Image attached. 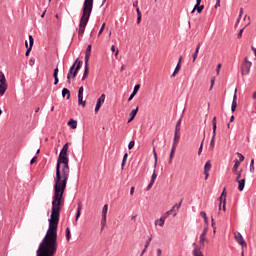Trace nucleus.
<instances>
[{
  "label": "nucleus",
  "instance_id": "nucleus-47",
  "mask_svg": "<svg viewBox=\"0 0 256 256\" xmlns=\"http://www.w3.org/2000/svg\"><path fill=\"white\" fill-rule=\"evenodd\" d=\"M210 88H209V91H212L213 90V87H214V85H215V76H213L212 78H211V81H210Z\"/></svg>",
  "mask_w": 256,
  "mask_h": 256
},
{
  "label": "nucleus",
  "instance_id": "nucleus-9",
  "mask_svg": "<svg viewBox=\"0 0 256 256\" xmlns=\"http://www.w3.org/2000/svg\"><path fill=\"white\" fill-rule=\"evenodd\" d=\"M105 103V94H101V96L97 99L95 106V113H99V109H101V105Z\"/></svg>",
  "mask_w": 256,
  "mask_h": 256
},
{
  "label": "nucleus",
  "instance_id": "nucleus-37",
  "mask_svg": "<svg viewBox=\"0 0 256 256\" xmlns=\"http://www.w3.org/2000/svg\"><path fill=\"white\" fill-rule=\"evenodd\" d=\"M141 18H142L141 10L137 8V25L141 23Z\"/></svg>",
  "mask_w": 256,
  "mask_h": 256
},
{
  "label": "nucleus",
  "instance_id": "nucleus-64",
  "mask_svg": "<svg viewBox=\"0 0 256 256\" xmlns=\"http://www.w3.org/2000/svg\"><path fill=\"white\" fill-rule=\"evenodd\" d=\"M251 51H253L255 57H256V48L254 46H251Z\"/></svg>",
  "mask_w": 256,
  "mask_h": 256
},
{
  "label": "nucleus",
  "instance_id": "nucleus-51",
  "mask_svg": "<svg viewBox=\"0 0 256 256\" xmlns=\"http://www.w3.org/2000/svg\"><path fill=\"white\" fill-rule=\"evenodd\" d=\"M243 31H245V28H242L239 30L238 35H237L238 39H241L243 37Z\"/></svg>",
  "mask_w": 256,
  "mask_h": 256
},
{
  "label": "nucleus",
  "instance_id": "nucleus-55",
  "mask_svg": "<svg viewBox=\"0 0 256 256\" xmlns=\"http://www.w3.org/2000/svg\"><path fill=\"white\" fill-rule=\"evenodd\" d=\"M155 184V182H152L150 180V183L148 184L147 188H146V191H150V189L153 187V185Z\"/></svg>",
  "mask_w": 256,
  "mask_h": 256
},
{
  "label": "nucleus",
  "instance_id": "nucleus-8",
  "mask_svg": "<svg viewBox=\"0 0 256 256\" xmlns=\"http://www.w3.org/2000/svg\"><path fill=\"white\" fill-rule=\"evenodd\" d=\"M235 239L239 245H241L242 249L247 248V242H245V239H243V235H241L239 232L234 233Z\"/></svg>",
  "mask_w": 256,
  "mask_h": 256
},
{
  "label": "nucleus",
  "instance_id": "nucleus-38",
  "mask_svg": "<svg viewBox=\"0 0 256 256\" xmlns=\"http://www.w3.org/2000/svg\"><path fill=\"white\" fill-rule=\"evenodd\" d=\"M236 155L239 158V163H243V161H245V156L243 154L237 152Z\"/></svg>",
  "mask_w": 256,
  "mask_h": 256
},
{
  "label": "nucleus",
  "instance_id": "nucleus-41",
  "mask_svg": "<svg viewBox=\"0 0 256 256\" xmlns=\"http://www.w3.org/2000/svg\"><path fill=\"white\" fill-rule=\"evenodd\" d=\"M210 149H211V151H213V149H215V136H212V138H211Z\"/></svg>",
  "mask_w": 256,
  "mask_h": 256
},
{
  "label": "nucleus",
  "instance_id": "nucleus-62",
  "mask_svg": "<svg viewBox=\"0 0 256 256\" xmlns=\"http://www.w3.org/2000/svg\"><path fill=\"white\" fill-rule=\"evenodd\" d=\"M204 175H205L204 179L205 181H207V179H209V172H204Z\"/></svg>",
  "mask_w": 256,
  "mask_h": 256
},
{
  "label": "nucleus",
  "instance_id": "nucleus-36",
  "mask_svg": "<svg viewBox=\"0 0 256 256\" xmlns=\"http://www.w3.org/2000/svg\"><path fill=\"white\" fill-rule=\"evenodd\" d=\"M67 151H69V142H66L62 147V149L60 150V152L62 153H67Z\"/></svg>",
  "mask_w": 256,
  "mask_h": 256
},
{
  "label": "nucleus",
  "instance_id": "nucleus-59",
  "mask_svg": "<svg viewBox=\"0 0 256 256\" xmlns=\"http://www.w3.org/2000/svg\"><path fill=\"white\" fill-rule=\"evenodd\" d=\"M138 5H139V1L136 0V1L133 2V7L136 8V13H137V9H139Z\"/></svg>",
  "mask_w": 256,
  "mask_h": 256
},
{
  "label": "nucleus",
  "instance_id": "nucleus-50",
  "mask_svg": "<svg viewBox=\"0 0 256 256\" xmlns=\"http://www.w3.org/2000/svg\"><path fill=\"white\" fill-rule=\"evenodd\" d=\"M105 25H106L105 23L102 24V26L98 32V37L103 33V31H105Z\"/></svg>",
  "mask_w": 256,
  "mask_h": 256
},
{
  "label": "nucleus",
  "instance_id": "nucleus-18",
  "mask_svg": "<svg viewBox=\"0 0 256 256\" xmlns=\"http://www.w3.org/2000/svg\"><path fill=\"white\" fill-rule=\"evenodd\" d=\"M180 139H181V134H174L172 147L177 148V145H179Z\"/></svg>",
  "mask_w": 256,
  "mask_h": 256
},
{
  "label": "nucleus",
  "instance_id": "nucleus-46",
  "mask_svg": "<svg viewBox=\"0 0 256 256\" xmlns=\"http://www.w3.org/2000/svg\"><path fill=\"white\" fill-rule=\"evenodd\" d=\"M157 179V172L154 170L153 173H152V176H151V182L152 183H155V180Z\"/></svg>",
  "mask_w": 256,
  "mask_h": 256
},
{
  "label": "nucleus",
  "instance_id": "nucleus-16",
  "mask_svg": "<svg viewBox=\"0 0 256 256\" xmlns=\"http://www.w3.org/2000/svg\"><path fill=\"white\" fill-rule=\"evenodd\" d=\"M203 9H205V5L195 4L191 13H195V11H197V13L201 14V13H203Z\"/></svg>",
  "mask_w": 256,
  "mask_h": 256
},
{
  "label": "nucleus",
  "instance_id": "nucleus-10",
  "mask_svg": "<svg viewBox=\"0 0 256 256\" xmlns=\"http://www.w3.org/2000/svg\"><path fill=\"white\" fill-rule=\"evenodd\" d=\"M208 231H209V228L207 226L204 227L200 235V240H199L200 245H205V241H207V238L205 236L207 235Z\"/></svg>",
  "mask_w": 256,
  "mask_h": 256
},
{
  "label": "nucleus",
  "instance_id": "nucleus-54",
  "mask_svg": "<svg viewBox=\"0 0 256 256\" xmlns=\"http://www.w3.org/2000/svg\"><path fill=\"white\" fill-rule=\"evenodd\" d=\"M241 173H243V170H240V171L237 173V177H236L235 181H240V180H241Z\"/></svg>",
  "mask_w": 256,
  "mask_h": 256
},
{
  "label": "nucleus",
  "instance_id": "nucleus-21",
  "mask_svg": "<svg viewBox=\"0 0 256 256\" xmlns=\"http://www.w3.org/2000/svg\"><path fill=\"white\" fill-rule=\"evenodd\" d=\"M236 183H238V191H243V189H245V178L236 181Z\"/></svg>",
  "mask_w": 256,
  "mask_h": 256
},
{
  "label": "nucleus",
  "instance_id": "nucleus-58",
  "mask_svg": "<svg viewBox=\"0 0 256 256\" xmlns=\"http://www.w3.org/2000/svg\"><path fill=\"white\" fill-rule=\"evenodd\" d=\"M34 163H37V156H34V157L30 160V165H33Z\"/></svg>",
  "mask_w": 256,
  "mask_h": 256
},
{
  "label": "nucleus",
  "instance_id": "nucleus-63",
  "mask_svg": "<svg viewBox=\"0 0 256 256\" xmlns=\"http://www.w3.org/2000/svg\"><path fill=\"white\" fill-rule=\"evenodd\" d=\"M161 253H163V251L161 250V248L157 249V256H161Z\"/></svg>",
  "mask_w": 256,
  "mask_h": 256
},
{
  "label": "nucleus",
  "instance_id": "nucleus-35",
  "mask_svg": "<svg viewBox=\"0 0 256 256\" xmlns=\"http://www.w3.org/2000/svg\"><path fill=\"white\" fill-rule=\"evenodd\" d=\"M151 241H153V235H150V237H148V239L146 240V243H145V249H148L149 248V245H151Z\"/></svg>",
  "mask_w": 256,
  "mask_h": 256
},
{
  "label": "nucleus",
  "instance_id": "nucleus-24",
  "mask_svg": "<svg viewBox=\"0 0 256 256\" xmlns=\"http://www.w3.org/2000/svg\"><path fill=\"white\" fill-rule=\"evenodd\" d=\"M175 151H177V148H175V146H172L171 151H170V157H169V165H171V163H173V157H175Z\"/></svg>",
  "mask_w": 256,
  "mask_h": 256
},
{
  "label": "nucleus",
  "instance_id": "nucleus-34",
  "mask_svg": "<svg viewBox=\"0 0 256 256\" xmlns=\"http://www.w3.org/2000/svg\"><path fill=\"white\" fill-rule=\"evenodd\" d=\"M66 241H70L71 240V229L69 227L66 228Z\"/></svg>",
  "mask_w": 256,
  "mask_h": 256
},
{
  "label": "nucleus",
  "instance_id": "nucleus-14",
  "mask_svg": "<svg viewBox=\"0 0 256 256\" xmlns=\"http://www.w3.org/2000/svg\"><path fill=\"white\" fill-rule=\"evenodd\" d=\"M89 77V62H84V73L82 76V81H85Z\"/></svg>",
  "mask_w": 256,
  "mask_h": 256
},
{
  "label": "nucleus",
  "instance_id": "nucleus-32",
  "mask_svg": "<svg viewBox=\"0 0 256 256\" xmlns=\"http://www.w3.org/2000/svg\"><path fill=\"white\" fill-rule=\"evenodd\" d=\"M211 171V160H208L204 165V172Z\"/></svg>",
  "mask_w": 256,
  "mask_h": 256
},
{
  "label": "nucleus",
  "instance_id": "nucleus-33",
  "mask_svg": "<svg viewBox=\"0 0 256 256\" xmlns=\"http://www.w3.org/2000/svg\"><path fill=\"white\" fill-rule=\"evenodd\" d=\"M250 173H255V159H251L250 162Z\"/></svg>",
  "mask_w": 256,
  "mask_h": 256
},
{
  "label": "nucleus",
  "instance_id": "nucleus-11",
  "mask_svg": "<svg viewBox=\"0 0 256 256\" xmlns=\"http://www.w3.org/2000/svg\"><path fill=\"white\" fill-rule=\"evenodd\" d=\"M139 112V106H137L135 109H132L129 118H128V123H131L137 117V113Z\"/></svg>",
  "mask_w": 256,
  "mask_h": 256
},
{
  "label": "nucleus",
  "instance_id": "nucleus-40",
  "mask_svg": "<svg viewBox=\"0 0 256 256\" xmlns=\"http://www.w3.org/2000/svg\"><path fill=\"white\" fill-rule=\"evenodd\" d=\"M78 105H82V107H85L87 105V101L83 100V97L78 98Z\"/></svg>",
  "mask_w": 256,
  "mask_h": 256
},
{
  "label": "nucleus",
  "instance_id": "nucleus-60",
  "mask_svg": "<svg viewBox=\"0 0 256 256\" xmlns=\"http://www.w3.org/2000/svg\"><path fill=\"white\" fill-rule=\"evenodd\" d=\"M221 71V64H218L216 67V73L219 75V72Z\"/></svg>",
  "mask_w": 256,
  "mask_h": 256
},
{
  "label": "nucleus",
  "instance_id": "nucleus-20",
  "mask_svg": "<svg viewBox=\"0 0 256 256\" xmlns=\"http://www.w3.org/2000/svg\"><path fill=\"white\" fill-rule=\"evenodd\" d=\"M65 96H67L66 99L68 101H69V99H71V91L67 88L62 89V97L65 98Z\"/></svg>",
  "mask_w": 256,
  "mask_h": 256
},
{
  "label": "nucleus",
  "instance_id": "nucleus-28",
  "mask_svg": "<svg viewBox=\"0 0 256 256\" xmlns=\"http://www.w3.org/2000/svg\"><path fill=\"white\" fill-rule=\"evenodd\" d=\"M68 127H70V129H75L77 127V120L70 119L68 121Z\"/></svg>",
  "mask_w": 256,
  "mask_h": 256
},
{
  "label": "nucleus",
  "instance_id": "nucleus-12",
  "mask_svg": "<svg viewBox=\"0 0 256 256\" xmlns=\"http://www.w3.org/2000/svg\"><path fill=\"white\" fill-rule=\"evenodd\" d=\"M224 199H223V207H222V211H227V208L225 205H227V189L223 188L221 195Z\"/></svg>",
  "mask_w": 256,
  "mask_h": 256
},
{
  "label": "nucleus",
  "instance_id": "nucleus-39",
  "mask_svg": "<svg viewBox=\"0 0 256 256\" xmlns=\"http://www.w3.org/2000/svg\"><path fill=\"white\" fill-rule=\"evenodd\" d=\"M53 77H54V78L59 77V64H57V65H56V68L54 69Z\"/></svg>",
  "mask_w": 256,
  "mask_h": 256
},
{
  "label": "nucleus",
  "instance_id": "nucleus-25",
  "mask_svg": "<svg viewBox=\"0 0 256 256\" xmlns=\"http://www.w3.org/2000/svg\"><path fill=\"white\" fill-rule=\"evenodd\" d=\"M173 214V217H175L177 215V211H175V206L172 207V209H170L169 211L165 212L164 214V218L167 219V217H169V215Z\"/></svg>",
  "mask_w": 256,
  "mask_h": 256
},
{
  "label": "nucleus",
  "instance_id": "nucleus-2",
  "mask_svg": "<svg viewBox=\"0 0 256 256\" xmlns=\"http://www.w3.org/2000/svg\"><path fill=\"white\" fill-rule=\"evenodd\" d=\"M91 13H93V0H84L82 7V16L79 21L78 37L81 39L85 35V29L89 19L91 18Z\"/></svg>",
  "mask_w": 256,
  "mask_h": 256
},
{
  "label": "nucleus",
  "instance_id": "nucleus-42",
  "mask_svg": "<svg viewBox=\"0 0 256 256\" xmlns=\"http://www.w3.org/2000/svg\"><path fill=\"white\" fill-rule=\"evenodd\" d=\"M153 155H154V167H157V151H155V147L153 148Z\"/></svg>",
  "mask_w": 256,
  "mask_h": 256
},
{
  "label": "nucleus",
  "instance_id": "nucleus-1",
  "mask_svg": "<svg viewBox=\"0 0 256 256\" xmlns=\"http://www.w3.org/2000/svg\"><path fill=\"white\" fill-rule=\"evenodd\" d=\"M69 156L67 152L59 153L56 163V177L54 179V195L52 197V208L49 226L46 235L39 244L36 256H55L57 253V229L61 217V209L65 205V190L69 181Z\"/></svg>",
  "mask_w": 256,
  "mask_h": 256
},
{
  "label": "nucleus",
  "instance_id": "nucleus-49",
  "mask_svg": "<svg viewBox=\"0 0 256 256\" xmlns=\"http://www.w3.org/2000/svg\"><path fill=\"white\" fill-rule=\"evenodd\" d=\"M133 147H135V140H132L129 142V144H128L129 151H131V149H133Z\"/></svg>",
  "mask_w": 256,
  "mask_h": 256
},
{
  "label": "nucleus",
  "instance_id": "nucleus-22",
  "mask_svg": "<svg viewBox=\"0 0 256 256\" xmlns=\"http://www.w3.org/2000/svg\"><path fill=\"white\" fill-rule=\"evenodd\" d=\"M193 256H203V252H201V247L196 246L194 250L192 251Z\"/></svg>",
  "mask_w": 256,
  "mask_h": 256
},
{
  "label": "nucleus",
  "instance_id": "nucleus-45",
  "mask_svg": "<svg viewBox=\"0 0 256 256\" xmlns=\"http://www.w3.org/2000/svg\"><path fill=\"white\" fill-rule=\"evenodd\" d=\"M139 89H141V84H136L134 86V89H133L132 93H135L137 95V93H139Z\"/></svg>",
  "mask_w": 256,
  "mask_h": 256
},
{
  "label": "nucleus",
  "instance_id": "nucleus-26",
  "mask_svg": "<svg viewBox=\"0 0 256 256\" xmlns=\"http://www.w3.org/2000/svg\"><path fill=\"white\" fill-rule=\"evenodd\" d=\"M200 217H202L204 219V223L207 227L209 225V218L207 217V213L205 211H201Z\"/></svg>",
  "mask_w": 256,
  "mask_h": 256
},
{
  "label": "nucleus",
  "instance_id": "nucleus-3",
  "mask_svg": "<svg viewBox=\"0 0 256 256\" xmlns=\"http://www.w3.org/2000/svg\"><path fill=\"white\" fill-rule=\"evenodd\" d=\"M81 67H83V61L79 60L77 58L74 63L69 68V71L67 73V83L68 85H71V79H75L77 75H79V71L81 70Z\"/></svg>",
  "mask_w": 256,
  "mask_h": 256
},
{
  "label": "nucleus",
  "instance_id": "nucleus-43",
  "mask_svg": "<svg viewBox=\"0 0 256 256\" xmlns=\"http://www.w3.org/2000/svg\"><path fill=\"white\" fill-rule=\"evenodd\" d=\"M212 136L217 137V124H212Z\"/></svg>",
  "mask_w": 256,
  "mask_h": 256
},
{
  "label": "nucleus",
  "instance_id": "nucleus-13",
  "mask_svg": "<svg viewBox=\"0 0 256 256\" xmlns=\"http://www.w3.org/2000/svg\"><path fill=\"white\" fill-rule=\"evenodd\" d=\"M231 111L232 113H235V111H237V89L235 90V93L233 96Z\"/></svg>",
  "mask_w": 256,
  "mask_h": 256
},
{
  "label": "nucleus",
  "instance_id": "nucleus-56",
  "mask_svg": "<svg viewBox=\"0 0 256 256\" xmlns=\"http://www.w3.org/2000/svg\"><path fill=\"white\" fill-rule=\"evenodd\" d=\"M182 203H183V199H181L178 204H175V205H174V207H176L177 211H178V209H181Z\"/></svg>",
  "mask_w": 256,
  "mask_h": 256
},
{
  "label": "nucleus",
  "instance_id": "nucleus-4",
  "mask_svg": "<svg viewBox=\"0 0 256 256\" xmlns=\"http://www.w3.org/2000/svg\"><path fill=\"white\" fill-rule=\"evenodd\" d=\"M81 67H83V61L79 60L77 58L74 63L69 68V71L67 73V83L68 85H71V79H75L77 75H79V71L81 70Z\"/></svg>",
  "mask_w": 256,
  "mask_h": 256
},
{
  "label": "nucleus",
  "instance_id": "nucleus-27",
  "mask_svg": "<svg viewBox=\"0 0 256 256\" xmlns=\"http://www.w3.org/2000/svg\"><path fill=\"white\" fill-rule=\"evenodd\" d=\"M181 71V62H178L171 77H176L177 73Z\"/></svg>",
  "mask_w": 256,
  "mask_h": 256
},
{
  "label": "nucleus",
  "instance_id": "nucleus-7",
  "mask_svg": "<svg viewBox=\"0 0 256 256\" xmlns=\"http://www.w3.org/2000/svg\"><path fill=\"white\" fill-rule=\"evenodd\" d=\"M29 43L25 41V47H26V52H25V57H29L32 49H33V44L35 43V40L33 39V35H29L28 37Z\"/></svg>",
  "mask_w": 256,
  "mask_h": 256
},
{
  "label": "nucleus",
  "instance_id": "nucleus-53",
  "mask_svg": "<svg viewBox=\"0 0 256 256\" xmlns=\"http://www.w3.org/2000/svg\"><path fill=\"white\" fill-rule=\"evenodd\" d=\"M219 211H221V206L223 205V197L222 196H220L219 198Z\"/></svg>",
  "mask_w": 256,
  "mask_h": 256
},
{
  "label": "nucleus",
  "instance_id": "nucleus-57",
  "mask_svg": "<svg viewBox=\"0 0 256 256\" xmlns=\"http://www.w3.org/2000/svg\"><path fill=\"white\" fill-rule=\"evenodd\" d=\"M137 94L135 92H132L128 98V101H133V98L136 96Z\"/></svg>",
  "mask_w": 256,
  "mask_h": 256
},
{
  "label": "nucleus",
  "instance_id": "nucleus-6",
  "mask_svg": "<svg viewBox=\"0 0 256 256\" xmlns=\"http://www.w3.org/2000/svg\"><path fill=\"white\" fill-rule=\"evenodd\" d=\"M109 210V206L105 204L102 208V218H101V231L105 229V225H107V211Z\"/></svg>",
  "mask_w": 256,
  "mask_h": 256
},
{
  "label": "nucleus",
  "instance_id": "nucleus-15",
  "mask_svg": "<svg viewBox=\"0 0 256 256\" xmlns=\"http://www.w3.org/2000/svg\"><path fill=\"white\" fill-rule=\"evenodd\" d=\"M91 49H92V46L88 45L87 48H86V51H85V57H84V62L85 63H89V59L91 57Z\"/></svg>",
  "mask_w": 256,
  "mask_h": 256
},
{
  "label": "nucleus",
  "instance_id": "nucleus-5",
  "mask_svg": "<svg viewBox=\"0 0 256 256\" xmlns=\"http://www.w3.org/2000/svg\"><path fill=\"white\" fill-rule=\"evenodd\" d=\"M251 65H253V63H251V61H249V59L245 57L244 63L242 64L241 67L242 75H249V72L251 71Z\"/></svg>",
  "mask_w": 256,
  "mask_h": 256
},
{
  "label": "nucleus",
  "instance_id": "nucleus-44",
  "mask_svg": "<svg viewBox=\"0 0 256 256\" xmlns=\"http://www.w3.org/2000/svg\"><path fill=\"white\" fill-rule=\"evenodd\" d=\"M205 142V136L203 137V140L200 144V147L198 149V155H201V153H203V143Z\"/></svg>",
  "mask_w": 256,
  "mask_h": 256
},
{
  "label": "nucleus",
  "instance_id": "nucleus-19",
  "mask_svg": "<svg viewBox=\"0 0 256 256\" xmlns=\"http://www.w3.org/2000/svg\"><path fill=\"white\" fill-rule=\"evenodd\" d=\"M9 85L8 84H0V97H3L7 92Z\"/></svg>",
  "mask_w": 256,
  "mask_h": 256
},
{
  "label": "nucleus",
  "instance_id": "nucleus-48",
  "mask_svg": "<svg viewBox=\"0 0 256 256\" xmlns=\"http://www.w3.org/2000/svg\"><path fill=\"white\" fill-rule=\"evenodd\" d=\"M83 91H85V89L83 88V86L79 87V89H78V98H79V97H83Z\"/></svg>",
  "mask_w": 256,
  "mask_h": 256
},
{
  "label": "nucleus",
  "instance_id": "nucleus-23",
  "mask_svg": "<svg viewBox=\"0 0 256 256\" xmlns=\"http://www.w3.org/2000/svg\"><path fill=\"white\" fill-rule=\"evenodd\" d=\"M240 165L241 164H240L239 160L235 159L234 166L232 168V173H234V175L237 174V171L239 170Z\"/></svg>",
  "mask_w": 256,
  "mask_h": 256
},
{
  "label": "nucleus",
  "instance_id": "nucleus-61",
  "mask_svg": "<svg viewBox=\"0 0 256 256\" xmlns=\"http://www.w3.org/2000/svg\"><path fill=\"white\" fill-rule=\"evenodd\" d=\"M54 85H59V77L54 78Z\"/></svg>",
  "mask_w": 256,
  "mask_h": 256
},
{
  "label": "nucleus",
  "instance_id": "nucleus-52",
  "mask_svg": "<svg viewBox=\"0 0 256 256\" xmlns=\"http://www.w3.org/2000/svg\"><path fill=\"white\" fill-rule=\"evenodd\" d=\"M174 134H181V126H175Z\"/></svg>",
  "mask_w": 256,
  "mask_h": 256
},
{
  "label": "nucleus",
  "instance_id": "nucleus-29",
  "mask_svg": "<svg viewBox=\"0 0 256 256\" xmlns=\"http://www.w3.org/2000/svg\"><path fill=\"white\" fill-rule=\"evenodd\" d=\"M81 209H82L81 202H79L78 207H77L75 221H79V217H81Z\"/></svg>",
  "mask_w": 256,
  "mask_h": 256
},
{
  "label": "nucleus",
  "instance_id": "nucleus-31",
  "mask_svg": "<svg viewBox=\"0 0 256 256\" xmlns=\"http://www.w3.org/2000/svg\"><path fill=\"white\" fill-rule=\"evenodd\" d=\"M165 219V217H161L160 219L155 221V225H157L158 223L159 227H163V225H165Z\"/></svg>",
  "mask_w": 256,
  "mask_h": 256
},
{
  "label": "nucleus",
  "instance_id": "nucleus-17",
  "mask_svg": "<svg viewBox=\"0 0 256 256\" xmlns=\"http://www.w3.org/2000/svg\"><path fill=\"white\" fill-rule=\"evenodd\" d=\"M199 49H201V42H199L198 44H197V46H196V49H195V52L193 53V55H192V61H193V63H195V61H197V57H198V55H199Z\"/></svg>",
  "mask_w": 256,
  "mask_h": 256
},
{
  "label": "nucleus",
  "instance_id": "nucleus-30",
  "mask_svg": "<svg viewBox=\"0 0 256 256\" xmlns=\"http://www.w3.org/2000/svg\"><path fill=\"white\" fill-rule=\"evenodd\" d=\"M0 85H8L7 78H5V74L3 72H0Z\"/></svg>",
  "mask_w": 256,
  "mask_h": 256
}]
</instances>
